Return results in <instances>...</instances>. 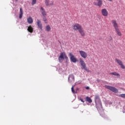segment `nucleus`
Instances as JSON below:
<instances>
[{
    "label": "nucleus",
    "mask_w": 125,
    "mask_h": 125,
    "mask_svg": "<svg viewBox=\"0 0 125 125\" xmlns=\"http://www.w3.org/2000/svg\"><path fill=\"white\" fill-rule=\"evenodd\" d=\"M79 60L81 65V69L82 70H85V71H86L87 72H89V70L87 69V67H86V64H85V62H84V61H83L82 58H80Z\"/></svg>",
    "instance_id": "1"
},
{
    "label": "nucleus",
    "mask_w": 125,
    "mask_h": 125,
    "mask_svg": "<svg viewBox=\"0 0 125 125\" xmlns=\"http://www.w3.org/2000/svg\"><path fill=\"white\" fill-rule=\"evenodd\" d=\"M64 59H68V57H67V55L65 52H62L60 54L58 60L59 62H61V61L64 60Z\"/></svg>",
    "instance_id": "2"
},
{
    "label": "nucleus",
    "mask_w": 125,
    "mask_h": 125,
    "mask_svg": "<svg viewBox=\"0 0 125 125\" xmlns=\"http://www.w3.org/2000/svg\"><path fill=\"white\" fill-rule=\"evenodd\" d=\"M105 87L107 89H109V90H111V91H112V92H114V93H118V89L114 87H112L109 85H105Z\"/></svg>",
    "instance_id": "3"
},
{
    "label": "nucleus",
    "mask_w": 125,
    "mask_h": 125,
    "mask_svg": "<svg viewBox=\"0 0 125 125\" xmlns=\"http://www.w3.org/2000/svg\"><path fill=\"white\" fill-rule=\"evenodd\" d=\"M82 28H83V27L79 23L73 25V29L74 31H79Z\"/></svg>",
    "instance_id": "4"
},
{
    "label": "nucleus",
    "mask_w": 125,
    "mask_h": 125,
    "mask_svg": "<svg viewBox=\"0 0 125 125\" xmlns=\"http://www.w3.org/2000/svg\"><path fill=\"white\" fill-rule=\"evenodd\" d=\"M69 56L70 57V59L71 62H73V63H76V62H77V58H76L75 56H74L72 53H69Z\"/></svg>",
    "instance_id": "5"
},
{
    "label": "nucleus",
    "mask_w": 125,
    "mask_h": 125,
    "mask_svg": "<svg viewBox=\"0 0 125 125\" xmlns=\"http://www.w3.org/2000/svg\"><path fill=\"white\" fill-rule=\"evenodd\" d=\"M115 61L119 65V66H120L122 69L125 68V65H124V64H123V62H122L121 60H119V59H115Z\"/></svg>",
    "instance_id": "6"
},
{
    "label": "nucleus",
    "mask_w": 125,
    "mask_h": 125,
    "mask_svg": "<svg viewBox=\"0 0 125 125\" xmlns=\"http://www.w3.org/2000/svg\"><path fill=\"white\" fill-rule=\"evenodd\" d=\"M97 2L94 1L93 2V4L94 5H96L97 6H99V7H101L102 6V4H103V2L102 0H96Z\"/></svg>",
    "instance_id": "7"
},
{
    "label": "nucleus",
    "mask_w": 125,
    "mask_h": 125,
    "mask_svg": "<svg viewBox=\"0 0 125 125\" xmlns=\"http://www.w3.org/2000/svg\"><path fill=\"white\" fill-rule=\"evenodd\" d=\"M79 53L81 57H83V58L84 59H85V58L87 57V54L86 53V52H84V51L80 50Z\"/></svg>",
    "instance_id": "8"
},
{
    "label": "nucleus",
    "mask_w": 125,
    "mask_h": 125,
    "mask_svg": "<svg viewBox=\"0 0 125 125\" xmlns=\"http://www.w3.org/2000/svg\"><path fill=\"white\" fill-rule=\"evenodd\" d=\"M45 4L46 6H52L54 4V2L53 1H49V0H45Z\"/></svg>",
    "instance_id": "9"
},
{
    "label": "nucleus",
    "mask_w": 125,
    "mask_h": 125,
    "mask_svg": "<svg viewBox=\"0 0 125 125\" xmlns=\"http://www.w3.org/2000/svg\"><path fill=\"white\" fill-rule=\"evenodd\" d=\"M111 23L115 29L119 28V25H118V23H117V21H116V20H112Z\"/></svg>",
    "instance_id": "10"
},
{
    "label": "nucleus",
    "mask_w": 125,
    "mask_h": 125,
    "mask_svg": "<svg viewBox=\"0 0 125 125\" xmlns=\"http://www.w3.org/2000/svg\"><path fill=\"white\" fill-rule=\"evenodd\" d=\"M40 11L41 13V14L42 15L43 17H45L46 16V12L45 11V10L43 7H42L40 9Z\"/></svg>",
    "instance_id": "11"
},
{
    "label": "nucleus",
    "mask_w": 125,
    "mask_h": 125,
    "mask_svg": "<svg viewBox=\"0 0 125 125\" xmlns=\"http://www.w3.org/2000/svg\"><path fill=\"white\" fill-rule=\"evenodd\" d=\"M69 83H74L75 82V77L73 75H69L68 77Z\"/></svg>",
    "instance_id": "12"
},
{
    "label": "nucleus",
    "mask_w": 125,
    "mask_h": 125,
    "mask_svg": "<svg viewBox=\"0 0 125 125\" xmlns=\"http://www.w3.org/2000/svg\"><path fill=\"white\" fill-rule=\"evenodd\" d=\"M78 32L80 33L82 37H84V36H85V33L84 32V30H83V27H82L79 30H78Z\"/></svg>",
    "instance_id": "13"
},
{
    "label": "nucleus",
    "mask_w": 125,
    "mask_h": 125,
    "mask_svg": "<svg viewBox=\"0 0 125 125\" xmlns=\"http://www.w3.org/2000/svg\"><path fill=\"white\" fill-rule=\"evenodd\" d=\"M102 14L103 16H108V11H107V10L106 9H103L102 10Z\"/></svg>",
    "instance_id": "14"
},
{
    "label": "nucleus",
    "mask_w": 125,
    "mask_h": 125,
    "mask_svg": "<svg viewBox=\"0 0 125 125\" xmlns=\"http://www.w3.org/2000/svg\"><path fill=\"white\" fill-rule=\"evenodd\" d=\"M37 26L41 30H42V21L41 20H37Z\"/></svg>",
    "instance_id": "15"
},
{
    "label": "nucleus",
    "mask_w": 125,
    "mask_h": 125,
    "mask_svg": "<svg viewBox=\"0 0 125 125\" xmlns=\"http://www.w3.org/2000/svg\"><path fill=\"white\" fill-rule=\"evenodd\" d=\"M115 32L117 34V36H119V37L122 36V32H121V30H120V28H116L115 29Z\"/></svg>",
    "instance_id": "16"
},
{
    "label": "nucleus",
    "mask_w": 125,
    "mask_h": 125,
    "mask_svg": "<svg viewBox=\"0 0 125 125\" xmlns=\"http://www.w3.org/2000/svg\"><path fill=\"white\" fill-rule=\"evenodd\" d=\"M27 22L28 24H32L33 23V22H34V21L33 20V18L32 17H29L27 19Z\"/></svg>",
    "instance_id": "17"
},
{
    "label": "nucleus",
    "mask_w": 125,
    "mask_h": 125,
    "mask_svg": "<svg viewBox=\"0 0 125 125\" xmlns=\"http://www.w3.org/2000/svg\"><path fill=\"white\" fill-rule=\"evenodd\" d=\"M22 16H23V9L22 8H20V16H19L20 19H21Z\"/></svg>",
    "instance_id": "18"
},
{
    "label": "nucleus",
    "mask_w": 125,
    "mask_h": 125,
    "mask_svg": "<svg viewBox=\"0 0 125 125\" xmlns=\"http://www.w3.org/2000/svg\"><path fill=\"white\" fill-rule=\"evenodd\" d=\"M27 30L28 32H29V33H33V32H34V28L33 27H32V26L30 25L28 26Z\"/></svg>",
    "instance_id": "19"
},
{
    "label": "nucleus",
    "mask_w": 125,
    "mask_h": 125,
    "mask_svg": "<svg viewBox=\"0 0 125 125\" xmlns=\"http://www.w3.org/2000/svg\"><path fill=\"white\" fill-rule=\"evenodd\" d=\"M110 75H112L113 76H116V77H118V78H120V77L121 76V75H120V74L117 73L116 72H111L110 73Z\"/></svg>",
    "instance_id": "20"
},
{
    "label": "nucleus",
    "mask_w": 125,
    "mask_h": 125,
    "mask_svg": "<svg viewBox=\"0 0 125 125\" xmlns=\"http://www.w3.org/2000/svg\"><path fill=\"white\" fill-rule=\"evenodd\" d=\"M50 30H51V28L50 27V26L47 25L45 27V30L47 32H50Z\"/></svg>",
    "instance_id": "21"
},
{
    "label": "nucleus",
    "mask_w": 125,
    "mask_h": 125,
    "mask_svg": "<svg viewBox=\"0 0 125 125\" xmlns=\"http://www.w3.org/2000/svg\"><path fill=\"white\" fill-rule=\"evenodd\" d=\"M86 100L87 102H89V103H91L92 102V100H91V99H90V98L88 97H86Z\"/></svg>",
    "instance_id": "22"
},
{
    "label": "nucleus",
    "mask_w": 125,
    "mask_h": 125,
    "mask_svg": "<svg viewBox=\"0 0 125 125\" xmlns=\"http://www.w3.org/2000/svg\"><path fill=\"white\" fill-rule=\"evenodd\" d=\"M119 96V97H122V98H125V94H120Z\"/></svg>",
    "instance_id": "23"
},
{
    "label": "nucleus",
    "mask_w": 125,
    "mask_h": 125,
    "mask_svg": "<svg viewBox=\"0 0 125 125\" xmlns=\"http://www.w3.org/2000/svg\"><path fill=\"white\" fill-rule=\"evenodd\" d=\"M37 3V0H32V5H34V4H36Z\"/></svg>",
    "instance_id": "24"
},
{
    "label": "nucleus",
    "mask_w": 125,
    "mask_h": 125,
    "mask_svg": "<svg viewBox=\"0 0 125 125\" xmlns=\"http://www.w3.org/2000/svg\"><path fill=\"white\" fill-rule=\"evenodd\" d=\"M71 91L73 93H76L75 90H74V86H73L71 88Z\"/></svg>",
    "instance_id": "25"
},
{
    "label": "nucleus",
    "mask_w": 125,
    "mask_h": 125,
    "mask_svg": "<svg viewBox=\"0 0 125 125\" xmlns=\"http://www.w3.org/2000/svg\"><path fill=\"white\" fill-rule=\"evenodd\" d=\"M43 21H45V23H47V19L45 18H43Z\"/></svg>",
    "instance_id": "26"
},
{
    "label": "nucleus",
    "mask_w": 125,
    "mask_h": 125,
    "mask_svg": "<svg viewBox=\"0 0 125 125\" xmlns=\"http://www.w3.org/2000/svg\"><path fill=\"white\" fill-rule=\"evenodd\" d=\"M109 41H113V38H112V36L109 37Z\"/></svg>",
    "instance_id": "27"
},
{
    "label": "nucleus",
    "mask_w": 125,
    "mask_h": 125,
    "mask_svg": "<svg viewBox=\"0 0 125 125\" xmlns=\"http://www.w3.org/2000/svg\"><path fill=\"white\" fill-rule=\"evenodd\" d=\"M80 100L81 102H83V103H84V101H83V99H81Z\"/></svg>",
    "instance_id": "28"
},
{
    "label": "nucleus",
    "mask_w": 125,
    "mask_h": 125,
    "mask_svg": "<svg viewBox=\"0 0 125 125\" xmlns=\"http://www.w3.org/2000/svg\"><path fill=\"white\" fill-rule=\"evenodd\" d=\"M86 89H89V87L88 86H87L85 87Z\"/></svg>",
    "instance_id": "29"
},
{
    "label": "nucleus",
    "mask_w": 125,
    "mask_h": 125,
    "mask_svg": "<svg viewBox=\"0 0 125 125\" xmlns=\"http://www.w3.org/2000/svg\"><path fill=\"white\" fill-rule=\"evenodd\" d=\"M108 0L109 1H113V0Z\"/></svg>",
    "instance_id": "30"
}]
</instances>
